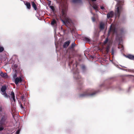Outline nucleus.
<instances>
[{"label": "nucleus", "instance_id": "nucleus-41", "mask_svg": "<svg viewBox=\"0 0 134 134\" xmlns=\"http://www.w3.org/2000/svg\"><path fill=\"white\" fill-rule=\"evenodd\" d=\"M51 4L50 3H49L48 4V5H50Z\"/></svg>", "mask_w": 134, "mask_h": 134}, {"label": "nucleus", "instance_id": "nucleus-6", "mask_svg": "<svg viewBox=\"0 0 134 134\" xmlns=\"http://www.w3.org/2000/svg\"><path fill=\"white\" fill-rule=\"evenodd\" d=\"M22 81V79L21 77H16L15 80V83L16 85L18 84L19 83H21Z\"/></svg>", "mask_w": 134, "mask_h": 134}, {"label": "nucleus", "instance_id": "nucleus-14", "mask_svg": "<svg viewBox=\"0 0 134 134\" xmlns=\"http://www.w3.org/2000/svg\"><path fill=\"white\" fill-rule=\"evenodd\" d=\"M104 24L103 23H100V24L99 28L101 30L103 29L104 28Z\"/></svg>", "mask_w": 134, "mask_h": 134}, {"label": "nucleus", "instance_id": "nucleus-4", "mask_svg": "<svg viewBox=\"0 0 134 134\" xmlns=\"http://www.w3.org/2000/svg\"><path fill=\"white\" fill-rule=\"evenodd\" d=\"M79 72L78 69H77L74 72V76L76 79L79 80L80 81H82L83 79L81 78L80 76L79 75Z\"/></svg>", "mask_w": 134, "mask_h": 134}, {"label": "nucleus", "instance_id": "nucleus-1", "mask_svg": "<svg viewBox=\"0 0 134 134\" xmlns=\"http://www.w3.org/2000/svg\"><path fill=\"white\" fill-rule=\"evenodd\" d=\"M66 8L62 9L61 20L67 27L70 28L72 26V23L71 20L66 16Z\"/></svg>", "mask_w": 134, "mask_h": 134}, {"label": "nucleus", "instance_id": "nucleus-36", "mask_svg": "<svg viewBox=\"0 0 134 134\" xmlns=\"http://www.w3.org/2000/svg\"><path fill=\"white\" fill-rule=\"evenodd\" d=\"M82 69L83 70H84L85 69V66H82Z\"/></svg>", "mask_w": 134, "mask_h": 134}, {"label": "nucleus", "instance_id": "nucleus-7", "mask_svg": "<svg viewBox=\"0 0 134 134\" xmlns=\"http://www.w3.org/2000/svg\"><path fill=\"white\" fill-rule=\"evenodd\" d=\"M121 8L120 6H118L116 10L115 11V14L116 16H118L119 17L120 16V9Z\"/></svg>", "mask_w": 134, "mask_h": 134}, {"label": "nucleus", "instance_id": "nucleus-8", "mask_svg": "<svg viewBox=\"0 0 134 134\" xmlns=\"http://www.w3.org/2000/svg\"><path fill=\"white\" fill-rule=\"evenodd\" d=\"M113 12L112 11H111L107 14V18H111L113 17Z\"/></svg>", "mask_w": 134, "mask_h": 134}, {"label": "nucleus", "instance_id": "nucleus-40", "mask_svg": "<svg viewBox=\"0 0 134 134\" xmlns=\"http://www.w3.org/2000/svg\"><path fill=\"white\" fill-rule=\"evenodd\" d=\"M92 1H96V0H91Z\"/></svg>", "mask_w": 134, "mask_h": 134}, {"label": "nucleus", "instance_id": "nucleus-33", "mask_svg": "<svg viewBox=\"0 0 134 134\" xmlns=\"http://www.w3.org/2000/svg\"><path fill=\"white\" fill-rule=\"evenodd\" d=\"M13 67L14 69H16L17 67V65L16 64H14V65Z\"/></svg>", "mask_w": 134, "mask_h": 134}, {"label": "nucleus", "instance_id": "nucleus-16", "mask_svg": "<svg viewBox=\"0 0 134 134\" xmlns=\"http://www.w3.org/2000/svg\"><path fill=\"white\" fill-rule=\"evenodd\" d=\"M83 40L85 41L86 42H89L90 41V40L88 38L85 37L83 38Z\"/></svg>", "mask_w": 134, "mask_h": 134}, {"label": "nucleus", "instance_id": "nucleus-39", "mask_svg": "<svg viewBox=\"0 0 134 134\" xmlns=\"http://www.w3.org/2000/svg\"><path fill=\"white\" fill-rule=\"evenodd\" d=\"M72 63V62H71V63H70V62L69 64V65H70V64H71Z\"/></svg>", "mask_w": 134, "mask_h": 134}, {"label": "nucleus", "instance_id": "nucleus-20", "mask_svg": "<svg viewBox=\"0 0 134 134\" xmlns=\"http://www.w3.org/2000/svg\"><path fill=\"white\" fill-rule=\"evenodd\" d=\"M110 48V45H108L107 46V47L106 48L105 53L106 54H108L109 52V49Z\"/></svg>", "mask_w": 134, "mask_h": 134}, {"label": "nucleus", "instance_id": "nucleus-9", "mask_svg": "<svg viewBox=\"0 0 134 134\" xmlns=\"http://www.w3.org/2000/svg\"><path fill=\"white\" fill-rule=\"evenodd\" d=\"M70 41H68L66 42H65L64 43L63 45V47L64 48H66L68 46L69 44L70 43Z\"/></svg>", "mask_w": 134, "mask_h": 134}, {"label": "nucleus", "instance_id": "nucleus-22", "mask_svg": "<svg viewBox=\"0 0 134 134\" xmlns=\"http://www.w3.org/2000/svg\"><path fill=\"white\" fill-rule=\"evenodd\" d=\"M2 94L3 95L4 97L6 98H8L10 97V96L8 95L5 92L3 93Z\"/></svg>", "mask_w": 134, "mask_h": 134}, {"label": "nucleus", "instance_id": "nucleus-34", "mask_svg": "<svg viewBox=\"0 0 134 134\" xmlns=\"http://www.w3.org/2000/svg\"><path fill=\"white\" fill-rule=\"evenodd\" d=\"M4 129V127H0V131H2Z\"/></svg>", "mask_w": 134, "mask_h": 134}, {"label": "nucleus", "instance_id": "nucleus-10", "mask_svg": "<svg viewBox=\"0 0 134 134\" xmlns=\"http://www.w3.org/2000/svg\"><path fill=\"white\" fill-rule=\"evenodd\" d=\"M126 57L131 60H134V55L131 54H129L126 56Z\"/></svg>", "mask_w": 134, "mask_h": 134}, {"label": "nucleus", "instance_id": "nucleus-29", "mask_svg": "<svg viewBox=\"0 0 134 134\" xmlns=\"http://www.w3.org/2000/svg\"><path fill=\"white\" fill-rule=\"evenodd\" d=\"M20 131V129H18L17 131L16 132V134H19Z\"/></svg>", "mask_w": 134, "mask_h": 134}, {"label": "nucleus", "instance_id": "nucleus-27", "mask_svg": "<svg viewBox=\"0 0 134 134\" xmlns=\"http://www.w3.org/2000/svg\"><path fill=\"white\" fill-rule=\"evenodd\" d=\"M75 44L74 42L72 43L71 46V48H73L75 47Z\"/></svg>", "mask_w": 134, "mask_h": 134}, {"label": "nucleus", "instance_id": "nucleus-13", "mask_svg": "<svg viewBox=\"0 0 134 134\" xmlns=\"http://www.w3.org/2000/svg\"><path fill=\"white\" fill-rule=\"evenodd\" d=\"M7 87L6 86H2L1 89V91L3 93L5 92V91L7 90Z\"/></svg>", "mask_w": 134, "mask_h": 134}, {"label": "nucleus", "instance_id": "nucleus-24", "mask_svg": "<svg viewBox=\"0 0 134 134\" xmlns=\"http://www.w3.org/2000/svg\"><path fill=\"white\" fill-rule=\"evenodd\" d=\"M49 7L52 9L53 12H54L55 11V9L54 7L53 6H49Z\"/></svg>", "mask_w": 134, "mask_h": 134}, {"label": "nucleus", "instance_id": "nucleus-31", "mask_svg": "<svg viewBox=\"0 0 134 134\" xmlns=\"http://www.w3.org/2000/svg\"><path fill=\"white\" fill-rule=\"evenodd\" d=\"M20 107L21 108V109L22 110L24 109V107L23 106V105L21 104H20Z\"/></svg>", "mask_w": 134, "mask_h": 134}, {"label": "nucleus", "instance_id": "nucleus-26", "mask_svg": "<svg viewBox=\"0 0 134 134\" xmlns=\"http://www.w3.org/2000/svg\"><path fill=\"white\" fill-rule=\"evenodd\" d=\"M4 50V48L2 47H0V52H3Z\"/></svg>", "mask_w": 134, "mask_h": 134}, {"label": "nucleus", "instance_id": "nucleus-38", "mask_svg": "<svg viewBox=\"0 0 134 134\" xmlns=\"http://www.w3.org/2000/svg\"><path fill=\"white\" fill-rule=\"evenodd\" d=\"M100 8L102 9H104V7H103V6H101L100 7Z\"/></svg>", "mask_w": 134, "mask_h": 134}, {"label": "nucleus", "instance_id": "nucleus-3", "mask_svg": "<svg viewBox=\"0 0 134 134\" xmlns=\"http://www.w3.org/2000/svg\"><path fill=\"white\" fill-rule=\"evenodd\" d=\"M1 119L0 121V126H2L7 123V121L9 117V114L4 111L1 115Z\"/></svg>", "mask_w": 134, "mask_h": 134}, {"label": "nucleus", "instance_id": "nucleus-2", "mask_svg": "<svg viewBox=\"0 0 134 134\" xmlns=\"http://www.w3.org/2000/svg\"><path fill=\"white\" fill-rule=\"evenodd\" d=\"M96 91H94L92 89H88L86 90L83 93L80 94L79 95V97L80 98L87 96H92L97 93Z\"/></svg>", "mask_w": 134, "mask_h": 134}, {"label": "nucleus", "instance_id": "nucleus-42", "mask_svg": "<svg viewBox=\"0 0 134 134\" xmlns=\"http://www.w3.org/2000/svg\"><path fill=\"white\" fill-rule=\"evenodd\" d=\"M13 118H14V119H15V118H14V116H13Z\"/></svg>", "mask_w": 134, "mask_h": 134}, {"label": "nucleus", "instance_id": "nucleus-25", "mask_svg": "<svg viewBox=\"0 0 134 134\" xmlns=\"http://www.w3.org/2000/svg\"><path fill=\"white\" fill-rule=\"evenodd\" d=\"M81 1V0H73L72 2H79Z\"/></svg>", "mask_w": 134, "mask_h": 134}, {"label": "nucleus", "instance_id": "nucleus-15", "mask_svg": "<svg viewBox=\"0 0 134 134\" xmlns=\"http://www.w3.org/2000/svg\"><path fill=\"white\" fill-rule=\"evenodd\" d=\"M57 21L53 19L51 21V24L52 25H55L57 24Z\"/></svg>", "mask_w": 134, "mask_h": 134}, {"label": "nucleus", "instance_id": "nucleus-19", "mask_svg": "<svg viewBox=\"0 0 134 134\" xmlns=\"http://www.w3.org/2000/svg\"><path fill=\"white\" fill-rule=\"evenodd\" d=\"M83 83L82 82L80 83L79 84L78 88L80 90H81L83 87L82 85Z\"/></svg>", "mask_w": 134, "mask_h": 134}, {"label": "nucleus", "instance_id": "nucleus-17", "mask_svg": "<svg viewBox=\"0 0 134 134\" xmlns=\"http://www.w3.org/2000/svg\"><path fill=\"white\" fill-rule=\"evenodd\" d=\"M11 96L13 99L14 102H15V96L14 92L12 91L11 93Z\"/></svg>", "mask_w": 134, "mask_h": 134}, {"label": "nucleus", "instance_id": "nucleus-11", "mask_svg": "<svg viewBox=\"0 0 134 134\" xmlns=\"http://www.w3.org/2000/svg\"><path fill=\"white\" fill-rule=\"evenodd\" d=\"M25 4L26 5L27 8L29 9H30L31 8V4L30 3L26 1L24 2Z\"/></svg>", "mask_w": 134, "mask_h": 134}, {"label": "nucleus", "instance_id": "nucleus-35", "mask_svg": "<svg viewBox=\"0 0 134 134\" xmlns=\"http://www.w3.org/2000/svg\"><path fill=\"white\" fill-rule=\"evenodd\" d=\"M16 76H17V75L16 74H15L13 75V78L15 79L16 77Z\"/></svg>", "mask_w": 134, "mask_h": 134}, {"label": "nucleus", "instance_id": "nucleus-37", "mask_svg": "<svg viewBox=\"0 0 134 134\" xmlns=\"http://www.w3.org/2000/svg\"><path fill=\"white\" fill-rule=\"evenodd\" d=\"M24 99V96H22L21 97V99L22 100H23Z\"/></svg>", "mask_w": 134, "mask_h": 134}, {"label": "nucleus", "instance_id": "nucleus-12", "mask_svg": "<svg viewBox=\"0 0 134 134\" xmlns=\"http://www.w3.org/2000/svg\"><path fill=\"white\" fill-rule=\"evenodd\" d=\"M0 75L2 77L4 78L7 77V74L6 73H4L2 72H1Z\"/></svg>", "mask_w": 134, "mask_h": 134}, {"label": "nucleus", "instance_id": "nucleus-28", "mask_svg": "<svg viewBox=\"0 0 134 134\" xmlns=\"http://www.w3.org/2000/svg\"><path fill=\"white\" fill-rule=\"evenodd\" d=\"M3 111V109L1 106L0 107V115H1L2 114L1 113Z\"/></svg>", "mask_w": 134, "mask_h": 134}, {"label": "nucleus", "instance_id": "nucleus-30", "mask_svg": "<svg viewBox=\"0 0 134 134\" xmlns=\"http://www.w3.org/2000/svg\"><path fill=\"white\" fill-rule=\"evenodd\" d=\"M114 49L113 48H112V49L111 50V52L112 54V55H113V54H114Z\"/></svg>", "mask_w": 134, "mask_h": 134}, {"label": "nucleus", "instance_id": "nucleus-18", "mask_svg": "<svg viewBox=\"0 0 134 134\" xmlns=\"http://www.w3.org/2000/svg\"><path fill=\"white\" fill-rule=\"evenodd\" d=\"M31 4L33 7L34 8L35 10L37 9V8L36 6V5L35 3L34 2H31Z\"/></svg>", "mask_w": 134, "mask_h": 134}, {"label": "nucleus", "instance_id": "nucleus-21", "mask_svg": "<svg viewBox=\"0 0 134 134\" xmlns=\"http://www.w3.org/2000/svg\"><path fill=\"white\" fill-rule=\"evenodd\" d=\"M92 7L94 9H95L96 10H97L98 9V6L96 4H93Z\"/></svg>", "mask_w": 134, "mask_h": 134}, {"label": "nucleus", "instance_id": "nucleus-23", "mask_svg": "<svg viewBox=\"0 0 134 134\" xmlns=\"http://www.w3.org/2000/svg\"><path fill=\"white\" fill-rule=\"evenodd\" d=\"M108 41V37H107L105 41L104 42V44H106Z\"/></svg>", "mask_w": 134, "mask_h": 134}, {"label": "nucleus", "instance_id": "nucleus-32", "mask_svg": "<svg viewBox=\"0 0 134 134\" xmlns=\"http://www.w3.org/2000/svg\"><path fill=\"white\" fill-rule=\"evenodd\" d=\"M92 19L93 21L94 22L95 21L96 19L94 17H92Z\"/></svg>", "mask_w": 134, "mask_h": 134}, {"label": "nucleus", "instance_id": "nucleus-5", "mask_svg": "<svg viewBox=\"0 0 134 134\" xmlns=\"http://www.w3.org/2000/svg\"><path fill=\"white\" fill-rule=\"evenodd\" d=\"M112 32L113 35H114L115 33H117V31L116 29V28L114 26H112L111 25L110 26V27L109 30L108 32V35L110 34V33Z\"/></svg>", "mask_w": 134, "mask_h": 134}]
</instances>
